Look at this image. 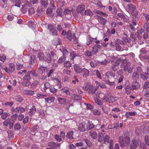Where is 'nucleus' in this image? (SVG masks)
Returning <instances> with one entry per match:
<instances>
[{
  "instance_id": "obj_1",
  "label": "nucleus",
  "mask_w": 149,
  "mask_h": 149,
  "mask_svg": "<svg viewBox=\"0 0 149 149\" xmlns=\"http://www.w3.org/2000/svg\"><path fill=\"white\" fill-rule=\"evenodd\" d=\"M104 82L105 84H108L110 86H112L115 84V75L112 73L110 72H106L105 74Z\"/></svg>"
},
{
  "instance_id": "obj_2",
  "label": "nucleus",
  "mask_w": 149,
  "mask_h": 149,
  "mask_svg": "<svg viewBox=\"0 0 149 149\" xmlns=\"http://www.w3.org/2000/svg\"><path fill=\"white\" fill-rule=\"evenodd\" d=\"M119 140L121 147H123L125 143L129 144L130 142V139L127 136H125L124 138L122 136L120 137L119 138Z\"/></svg>"
},
{
  "instance_id": "obj_3",
  "label": "nucleus",
  "mask_w": 149,
  "mask_h": 149,
  "mask_svg": "<svg viewBox=\"0 0 149 149\" xmlns=\"http://www.w3.org/2000/svg\"><path fill=\"white\" fill-rule=\"evenodd\" d=\"M47 29L48 30L49 33L51 35L54 36L57 35L58 33L54 25L52 24H48Z\"/></svg>"
},
{
  "instance_id": "obj_4",
  "label": "nucleus",
  "mask_w": 149,
  "mask_h": 149,
  "mask_svg": "<svg viewBox=\"0 0 149 149\" xmlns=\"http://www.w3.org/2000/svg\"><path fill=\"white\" fill-rule=\"evenodd\" d=\"M25 111V109L22 107L19 106L15 109L14 107H12L11 111L12 113L15 112L17 113H22L24 112Z\"/></svg>"
},
{
  "instance_id": "obj_5",
  "label": "nucleus",
  "mask_w": 149,
  "mask_h": 149,
  "mask_svg": "<svg viewBox=\"0 0 149 149\" xmlns=\"http://www.w3.org/2000/svg\"><path fill=\"white\" fill-rule=\"evenodd\" d=\"M123 70L125 71H127L129 73H131L133 71V69L131 66V63L130 62H128L124 66Z\"/></svg>"
},
{
  "instance_id": "obj_6",
  "label": "nucleus",
  "mask_w": 149,
  "mask_h": 149,
  "mask_svg": "<svg viewBox=\"0 0 149 149\" xmlns=\"http://www.w3.org/2000/svg\"><path fill=\"white\" fill-rule=\"evenodd\" d=\"M86 8V6L85 5L82 4L79 5L76 9V11L77 12L81 13L83 15L85 11Z\"/></svg>"
},
{
  "instance_id": "obj_7",
  "label": "nucleus",
  "mask_w": 149,
  "mask_h": 149,
  "mask_svg": "<svg viewBox=\"0 0 149 149\" xmlns=\"http://www.w3.org/2000/svg\"><path fill=\"white\" fill-rule=\"evenodd\" d=\"M96 38H91L90 36H87L86 37V45H91V46H92L93 45H92V42L93 41V40L96 39Z\"/></svg>"
},
{
  "instance_id": "obj_8",
  "label": "nucleus",
  "mask_w": 149,
  "mask_h": 149,
  "mask_svg": "<svg viewBox=\"0 0 149 149\" xmlns=\"http://www.w3.org/2000/svg\"><path fill=\"white\" fill-rule=\"evenodd\" d=\"M140 88V84L137 81H135L133 82L131 88V89L133 90H137L139 89Z\"/></svg>"
},
{
  "instance_id": "obj_9",
  "label": "nucleus",
  "mask_w": 149,
  "mask_h": 149,
  "mask_svg": "<svg viewBox=\"0 0 149 149\" xmlns=\"http://www.w3.org/2000/svg\"><path fill=\"white\" fill-rule=\"evenodd\" d=\"M86 123L83 122L79 124L78 129L81 132H84L87 129L86 128Z\"/></svg>"
},
{
  "instance_id": "obj_10",
  "label": "nucleus",
  "mask_w": 149,
  "mask_h": 149,
  "mask_svg": "<svg viewBox=\"0 0 149 149\" xmlns=\"http://www.w3.org/2000/svg\"><path fill=\"white\" fill-rule=\"evenodd\" d=\"M139 145V143L138 141L135 140H133L132 141L130 146V149H136Z\"/></svg>"
},
{
  "instance_id": "obj_11",
  "label": "nucleus",
  "mask_w": 149,
  "mask_h": 149,
  "mask_svg": "<svg viewBox=\"0 0 149 149\" xmlns=\"http://www.w3.org/2000/svg\"><path fill=\"white\" fill-rule=\"evenodd\" d=\"M48 146L52 149H56L60 146V143L51 142L49 143Z\"/></svg>"
},
{
  "instance_id": "obj_12",
  "label": "nucleus",
  "mask_w": 149,
  "mask_h": 149,
  "mask_svg": "<svg viewBox=\"0 0 149 149\" xmlns=\"http://www.w3.org/2000/svg\"><path fill=\"white\" fill-rule=\"evenodd\" d=\"M51 80L53 81L54 82H55L56 84L59 86L58 87L59 88H61V82L60 81V78L59 77H58L57 78H54L52 77Z\"/></svg>"
},
{
  "instance_id": "obj_13",
  "label": "nucleus",
  "mask_w": 149,
  "mask_h": 149,
  "mask_svg": "<svg viewBox=\"0 0 149 149\" xmlns=\"http://www.w3.org/2000/svg\"><path fill=\"white\" fill-rule=\"evenodd\" d=\"M88 90L89 93L93 95L95 93V92L97 90V89L96 88L94 87L93 85H91Z\"/></svg>"
},
{
  "instance_id": "obj_14",
  "label": "nucleus",
  "mask_w": 149,
  "mask_h": 149,
  "mask_svg": "<svg viewBox=\"0 0 149 149\" xmlns=\"http://www.w3.org/2000/svg\"><path fill=\"white\" fill-rule=\"evenodd\" d=\"M11 2L13 3V6L19 7L21 4L20 0H10Z\"/></svg>"
},
{
  "instance_id": "obj_15",
  "label": "nucleus",
  "mask_w": 149,
  "mask_h": 149,
  "mask_svg": "<svg viewBox=\"0 0 149 149\" xmlns=\"http://www.w3.org/2000/svg\"><path fill=\"white\" fill-rule=\"evenodd\" d=\"M81 73H82L84 77H86L88 76L89 74V71L86 68H83L82 69Z\"/></svg>"
},
{
  "instance_id": "obj_16",
  "label": "nucleus",
  "mask_w": 149,
  "mask_h": 149,
  "mask_svg": "<svg viewBox=\"0 0 149 149\" xmlns=\"http://www.w3.org/2000/svg\"><path fill=\"white\" fill-rule=\"evenodd\" d=\"M36 108L35 106L33 105L32 108L30 109L28 113L30 116H32L36 112Z\"/></svg>"
},
{
  "instance_id": "obj_17",
  "label": "nucleus",
  "mask_w": 149,
  "mask_h": 149,
  "mask_svg": "<svg viewBox=\"0 0 149 149\" xmlns=\"http://www.w3.org/2000/svg\"><path fill=\"white\" fill-rule=\"evenodd\" d=\"M86 124V128L87 130H91L94 127V125L91 122L89 121Z\"/></svg>"
},
{
  "instance_id": "obj_18",
  "label": "nucleus",
  "mask_w": 149,
  "mask_h": 149,
  "mask_svg": "<svg viewBox=\"0 0 149 149\" xmlns=\"http://www.w3.org/2000/svg\"><path fill=\"white\" fill-rule=\"evenodd\" d=\"M74 68L75 72L77 74H80L81 73L82 71V69L79 67L77 64L75 65L74 66Z\"/></svg>"
},
{
  "instance_id": "obj_19",
  "label": "nucleus",
  "mask_w": 149,
  "mask_h": 149,
  "mask_svg": "<svg viewBox=\"0 0 149 149\" xmlns=\"http://www.w3.org/2000/svg\"><path fill=\"white\" fill-rule=\"evenodd\" d=\"M97 20L99 23L102 25H105L107 21V20L102 17H99L97 18Z\"/></svg>"
},
{
  "instance_id": "obj_20",
  "label": "nucleus",
  "mask_w": 149,
  "mask_h": 149,
  "mask_svg": "<svg viewBox=\"0 0 149 149\" xmlns=\"http://www.w3.org/2000/svg\"><path fill=\"white\" fill-rule=\"evenodd\" d=\"M52 58L50 56V54L49 53L47 54L45 58V61L48 63L51 62Z\"/></svg>"
},
{
  "instance_id": "obj_21",
  "label": "nucleus",
  "mask_w": 149,
  "mask_h": 149,
  "mask_svg": "<svg viewBox=\"0 0 149 149\" xmlns=\"http://www.w3.org/2000/svg\"><path fill=\"white\" fill-rule=\"evenodd\" d=\"M73 133L74 132L72 131L68 132L66 135V137L69 139H74Z\"/></svg>"
},
{
  "instance_id": "obj_22",
  "label": "nucleus",
  "mask_w": 149,
  "mask_h": 149,
  "mask_svg": "<svg viewBox=\"0 0 149 149\" xmlns=\"http://www.w3.org/2000/svg\"><path fill=\"white\" fill-rule=\"evenodd\" d=\"M45 100L46 102L49 103H51L54 102L55 97L52 96H50L48 98H45Z\"/></svg>"
},
{
  "instance_id": "obj_23",
  "label": "nucleus",
  "mask_w": 149,
  "mask_h": 149,
  "mask_svg": "<svg viewBox=\"0 0 149 149\" xmlns=\"http://www.w3.org/2000/svg\"><path fill=\"white\" fill-rule=\"evenodd\" d=\"M54 71V70L53 69L47 70L46 72L47 77H49L52 76V75L53 74Z\"/></svg>"
},
{
  "instance_id": "obj_24",
  "label": "nucleus",
  "mask_w": 149,
  "mask_h": 149,
  "mask_svg": "<svg viewBox=\"0 0 149 149\" xmlns=\"http://www.w3.org/2000/svg\"><path fill=\"white\" fill-rule=\"evenodd\" d=\"M141 78H142L143 80H147L148 78V74L146 73H141L140 74Z\"/></svg>"
},
{
  "instance_id": "obj_25",
  "label": "nucleus",
  "mask_w": 149,
  "mask_h": 149,
  "mask_svg": "<svg viewBox=\"0 0 149 149\" xmlns=\"http://www.w3.org/2000/svg\"><path fill=\"white\" fill-rule=\"evenodd\" d=\"M83 15H86L90 16H93V13L90 10H85L84 13H83Z\"/></svg>"
},
{
  "instance_id": "obj_26",
  "label": "nucleus",
  "mask_w": 149,
  "mask_h": 149,
  "mask_svg": "<svg viewBox=\"0 0 149 149\" xmlns=\"http://www.w3.org/2000/svg\"><path fill=\"white\" fill-rule=\"evenodd\" d=\"M60 50L62 52L63 55H67L68 54V52L69 51V49L62 48L60 49Z\"/></svg>"
},
{
  "instance_id": "obj_27",
  "label": "nucleus",
  "mask_w": 149,
  "mask_h": 149,
  "mask_svg": "<svg viewBox=\"0 0 149 149\" xmlns=\"http://www.w3.org/2000/svg\"><path fill=\"white\" fill-rule=\"evenodd\" d=\"M138 35H139L138 38L139 39H140L144 33V30L143 29H141L138 31Z\"/></svg>"
},
{
  "instance_id": "obj_28",
  "label": "nucleus",
  "mask_w": 149,
  "mask_h": 149,
  "mask_svg": "<svg viewBox=\"0 0 149 149\" xmlns=\"http://www.w3.org/2000/svg\"><path fill=\"white\" fill-rule=\"evenodd\" d=\"M127 6L128 8L132 11L135 10L136 9L135 6L130 3L127 4Z\"/></svg>"
},
{
  "instance_id": "obj_29",
  "label": "nucleus",
  "mask_w": 149,
  "mask_h": 149,
  "mask_svg": "<svg viewBox=\"0 0 149 149\" xmlns=\"http://www.w3.org/2000/svg\"><path fill=\"white\" fill-rule=\"evenodd\" d=\"M31 83L30 81V80H24L22 82V85L23 86H27L30 84H31Z\"/></svg>"
},
{
  "instance_id": "obj_30",
  "label": "nucleus",
  "mask_w": 149,
  "mask_h": 149,
  "mask_svg": "<svg viewBox=\"0 0 149 149\" xmlns=\"http://www.w3.org/2000/svg\"><path fill=\"white\" fill-rule=\"evenodd\" d=\"M36 57L35 55H32L30 59V64L33 65V63H35L36 61Z\"/></svg>"
},
{
  "instance_id": "obj_31",
  "label": "nucleus",
  "mask_w": 149,
  "mask_h": 149,
  "mask_svg": "<svg viewBox=\"0 0 149 149\" xmlns=\"http://www.w3.org/2000/svg\"><path fill=\"white\" fill-rule=\"evenodd\" d=\"M64 66L67 68H69L72 66V64L69 61H65L64 63Z\"/></svg>"
},
{
  "instance_id": "obj_32",
  "label": "nucleus",
  "mask_w": 149,
  "mask_h": 149,
  "mask_svg": "<svg viewBox=\"0 0 149 149\" xmlns=\"http://www.w3.org/2000/svg\"><path fill=\"white\" fill-rule=\"evenodd\" d=\"M72 98L75 100H80L81 99V96L80 95L73 94L71 95Z\"/></svg>"
},
{
  "instance_id": "obj_33",
  "label": "nucleus",
  "mask_w": 149,
  "mask_h": 149,
  "mask_svg": "<svg viewBox=\"0 0 149 149\" xmlns=\"http://www.w3.org/2000/svg\"><path fill=\"white\" fill-rule=\"evenodd\" d=\"M10 114L6 112H3L1 115V118L3 120H5L8 116H10Z\"/></svg>"
},
{
  "instance_id": "obj_34",
  "label": "nucleus",
  "mask_w": 149,
  "mask_h": 149,
  "mask_svg": "<svg viewBox=\"0 0 149 149\" xmlns=\"http://www.w3.org/2000/svg\"><path fill=\"white\" fill-rule=\"evenodd\" d=\"M139 74L137 72H134L132 75V78L133 79H139Z\"/></svg>"
},
{
  "instance_id": "obj_35",
  "label": "nucleus",
  "mask_w": 149,
  "mask_h": 149,
  "mask_svg": "<svg viewBox=\"0 0 149 149\" xmlns=\"http://www.w3.org/2000/svg\"><path fill=\"white\" fill-rule=\"evenodd\" d=\"M66 34L67 38L70 41L72 40L73 34H71V31L70 30L68 31Z\"/></svg>"
},
{
  "instance_id": "obj_36",
  "label": "nucleus",
  "mask_w": 149,
  "mask_h": 149,
  "mask_svg": "<svg viewBox=\"0 0 149 149\" xmlns=\"http://www.w3.org/2000/svg\"><path fill=\"white\" fill-rule=\"evenodd\" d=\"M23 79L24 80H30L31 79V78L30 76V74H29V71L23 77Z\"/></svg>"
},
{
  "instance_id": "obj_37",
  "label": "nucleus",
  "mask_w": 149,
  "mask_h": 149,
  "mask_svg": "<svg viewBox=\"0 0 149 149\" xmlns=\"http://www.w3.org/2000/svg\"><path fill=\"white\" fill-rule=\"evenodd\" d=\"M40 3L45 8H46L48 4L47 0H41Z\"/></svg>"
},
{
  "instance_id": "obj_38",
  "label": "nucleus",
  "mask_w": 149,
  "mask_h": 149,
  "mask_svg": "<svg viewBox=\"0 0 149 149\" xmlns=\"http://www.w3.org/2000/svg\"><path fill=\"white\" fill-rule=\"evenodd\" d=\"M57 100L60 104H62L65 103L66 99L63 98L58 97L57 98Z\"/></svg>"
},
{
  "instance_id": "obj_39",
  "label": "nucleus",
  "mask_w": 149,
  "mask_h": 149,
  "mask_svg": "<svg viewBox=\"0 0 149 149\" xmlns=\"http://www.w3.org/2000/svg\"><path fill=\"white\" fill-rule=\"evenodd\" d=\"M46 68L45 67H43L40 66V67L38 69V72L40 74H42L43 72H45Z\"/></svg>"
},
{
  "instance_id": "obj_40",
  "label": "nucleus",
  "mask_w": 149,
  "mask_h": 149,
  "mask_svg": "<svg viewBox=\"0 0 149 149\" xmlns=\"http://www.w3.org/2000/svg\"><path fill=\"white\" fill-rule=\"evenodd\" d=\"M72 39V42L74 44H77L78 43L77 38L75 37V35L74 33H73Z\"/></svg>"
},
{
  "instance_id": "obj_41",
  "label": "nucleus",
  "mask_w": 149,
  "mask_h": 149,
  "mask_svg": "<svg viewBox=\"0 0 149 149\" xmlns=\"http://www.w3.org/2000/svg\"><path fill=\"white\" fill-rule=\"evenodd\" d=\"M104 135L101 133H100L98 135V141L100 142H101L104 141Z\"/></svg>"
},
{
  "instance_id": "obj_42",
  "label": "nucleus",
  "mask_w": 149,
  "mask_h": 149,
  "mask_svg": "<svg viewBox=\"0 0 149 149\" xmlns=\"http://www.w3.org/2000/svg\"><path fill=\"white\" fill-rule=\"evenodd\" d=\"M90 86V85L88 83L86 82L84 84L83 88L84 90L87 91L89 89Z\"/></svg>"
},
{
  "instance_id": "obj_43",
  "label": "nucleus",
  "mask_w": 149,
  "mask_h": 149,
  "mask_svg": "<svg viewBox=\"0 0 149 149\" xmlns=\"http://www.w3.org/2000/svg\"><path fill=\"white\" fill-rule=\"evenodd\" d=\"M50 84L49 82H45L44 85L43 90L45 91L47 89L50 87Z\"/></svg>"
},
{
  "instance_id": "obj_44",
  "label": "nucleus",
  "mask_w": 149,
  "mask_h": 149,
  "mask_svg": "<svg viewBox=\"0 0 149 149\" xmlns=\"http://www.w3.org/2000/svg\"><path fill=\"white\" fill-rule=\"evenodd\" d=\"M39 83V82L37 80H35L31 84V87L33 88L36 87V86Z\"/></svg>"
},
{
  "instance_id": "obj_45",
  "label": "nucleus",
  "mask_w": 149,
  "mask_h": 149,
  "mask_svg": "<svg viewBox=\"0 0 149 149\" xmlns=\"http://www.w3.org/2000/svg\"><path fill=\"white\" fill-rule=\"evenodd\" d=\"M78 56V55L74 53V52H72L70 53V58L71 59H73L74 58Z\"/></svg>"
},
{
  "instance_id": "obj_46",
  "label": "nucleus",
  "mask_w": 149,
  "mask_h": 149,
  "mask_svg": "<svg viewBox=\"0 0 149 149\" xmlns=\"http://www.w3.org/2000/svg\"><path fill=\"white\" fill-rule=\"evenodd\" d=\"M15 65L13 63H11L9 64V68L10 72H14L15 70Z\"/></svg>"
},
{
  "instance_id": "obj_47",
  "label": "nucleus",
  "mask_w": 149,
  "mask_h": 149,
  "mask_svg": "<svg viewBox=\"0 0 149 149\" xmlns=\"http://www.w3.org/2000/svg\"><path fill=\"white\" fill-rule=\"evenodd\" d=\"M109 136L108 135H106L104 138V143L105 144H108L109 141Z\"/></svg>"
},
{
  "instance_id": "obj_48",
  "label": "nucleus",
  "mask_w": 149,
  "mask_h": 149,
  "mask_svg": "<svg viewBox=\"0 0 149 149\" xmlns=\"http://www.w3.org/2000/svg\"><path fill=\"white\" fill-rule=\"evenodd\" d=\"M136 113L135 112H127L126 113V115L127 118L129 117V116H134L136 115Z\"/></svg>"
},
{
  "instance_id": "obj_49",
  "label": "nucleus",
  "mask_w": 149,
  "mask_h": 149,
  "mask_svg": "<svg viewBox=\"0 0 149 149\" xmlns=\"http://www.w3.org/2000/svg\"><path fill=\"white\" fill-rule=\"evenodd\" d=\"M90 136L91 138L93 139H95L97 137V133L95 132H93L92 133L91 132Z\"/></svg>"
},
{
  "instance_id": "obj_50",
  "label": "nucleus",
  "mask_w": 149,
  "mask_h": 149,
  "mask_svg": "<svg viewBox=\"0 0 149 149\" xmlns=\"http://www.w3.org/2000/svg\"><path fill=\"white\" fill-rule=\"evenodd\" d=\"M113 46H115L116 47V50L118 51H121L122 47L119 45L117 43H115V45H113Z\"/></svg>"
},
{
  "instance_id": "obj_51",
  "label": "nucleus",
  "mask_w": 149,
  "mask_h": 149,
  "mask_svg": "<svg viewBox=\"0 0 149 149\" xmlns=\"http://www.w3.org/2000/svg\"><path fill=\"white\" fill-rule=\"evenodd\" d=\"M75 145L77 147L82 146L83 147V148H81V149H85L86 148V146H84V144L81 142L76 143Z\"/></svg>"
},
{
  "instance_id": "obj_52",
  "label": "nucleus",
  "mask_w": 149,
  "mask_h": 149,
  "mask_svg": "<svg viewBox=\"0 0 149 149\" xmlns=\"http://www.w3.org/2000/svg\"><path fill=\"white\" fill-rule=\"evenodd\" d=\"M143 89H146L149 88V82L148 81H146L145 82L143 85Z\"/></svg>"
},
{
  "instance_id": "obj_53",
  "label": "nucleus",
  "mask_w": 149,
  "mask_h": 149,
  "mask_svg": "<svg viewBox=\"0 0 149 149\" xmlns=\"http://www.w3.org/2000/svg\"><path fill=\"white\" fill-rule=\"evenodd\" d=\"M6 58V56L3 54L0 55V61L2 62H4Z\"/></svg>"
},
{
  "instance_id": "obj_54",
  "label": "nucleus",
  "mask_w": 149,
  "mask_h": 149,
  "mask_svg": "<svg viewBox=\"0 0 149 149\" xmlns=\"http://www.w3.org/2000/svg\"><path fill=\"white\" fill-rule=\"evenodd\" d=\"M56 13L58 16H61L62 15V10L61 8H58Z\"/></svg>"
},
{
  "instance_id": "obj_55",
  "label": "nucleus",
  "mask_w": 149,
  "mask_h": 149,
  "mask_svg": "<svg viewBox=\"0 0 149 149\" xmlns=\"http://www.w3.org/2000/svg\"><path fill=\"white\" fill-rule=\"evenodd\" d=\"M144 95L145 97L149 98V89H147L144 91Z\"/></svg>"
},
{
  "instance_id": "obj_56",
  "label": "nucleus",
  "mask_w": 149,
  "mask_h": 149,
  "mask_svg": "<svg viewBox=\"0 0 149 149\" xmlns=\"http://www.w3.org/2000/svg\"><path fill=\"white\" fill-rule=\"evenodd\" d=\"M21 126L19 123H16L14 126L15 129L16 130H18L21 128Z\"/></svg>"
},
{
  "instance_id": "obj_57",
  "label": "nucleus",
  "mask_w": 149,
  "mask_h": 149,
  "mask_svg": "<svg viewBox=\"0 0 149 149\" xmlns=\"http://www.w3.org/2000/svg\"><path fill=\"white\" fill-rule=\"evenodd\" d=\"M11 121V120L10 118H8L3 123L4 125L7 126Z\"/></svg>"
},
{
  "instance_id": "obj_58",
  "label": "nucleus",
  "mask_w": 149,
  "mask_h": 149,
  "mask_svg": "<svg viewBox=\"0 0 149 149\" xmlns=\"http://www.w3.org/2000/svg\"><path fill=\"white\" fill-rule=\"evenodd\" d=\"M144 141L146 144L148 146H149V138L147 135H146L144 137Z\"/></svg>"
},
{
  "instance_id": "obj_59",
  "label": "nucleus",
  "mask_w": 149,
  "mask_h": 149,
  "mask_svg": "<svg viewBox=\"0 0 149 149\" xmlns=\"http://www.w3.org/2000/svg\"><path fill=\"white\" fill-rule=\"evenodd\" d=\"M116 97H113L112 96H110L109 97V102L113 103L115 101H116Z\"/></svg>"
},
{
  "instance_id": "obj_60",
  "label": "nucleus",
  "mask_w": 149,
  "mask_h": 149,
  "mask_svg": "<svg viewBox=\"0 0 149 149\" xmlns=\"http://www.w3.org/2000/svg\"><path fill=\"white\" fill-rule=\"evenodd\" d=\"M94 100L95 102L97 104L99 105H102V103L101 101L97 98H95Z\"/></svg>"
},
{
  "instance_id": "obj_61",
  "label": "nucleus",
  "mask_w": 149,
  "mask_h": 149,
  "mask_svg": "<svg viewBox=\"0 0 149 149\" xmlns=\"http://www.w3.org/2000/svg\"><path fill=\"white\" fill-rule=\"evenodd\" d=\"M123 60V59H122L121 58H119L117 59L115 63L116 66H117L121 63L122 62Z\"/></svg>"
},
{
  "instance_id": "obj_62",
  "label": "nucleus",
  "mask_w": 149,
  "mask_h": 149,
  "mask_svg": "<svg viewBox=\"0 0 149 149\" xmlns=\"http://www.w3.org/2000/svg\"><path fill=\"white\" fill-rule=\"evenodd\" d=\"M29 72L30 74H31L34 77H37L38 76L37 73L35 70H33L30 71H29Z\"/></svg>"
},
{
  "instance_id": "obj_63",
  "label": "nucleus",
  "mask_w": 149,
  "mask_h": 149,
  "mask_svg": "<svg viewBox=\"0 0 149 149\" xmlns=\"http://www.w3.org/2000/svg\"><path fill=\"white\" fill-rule=\"evenodd\" d=\"M66 57L64 56L60 57L58 61V63H63L65 60Z\"/></svg>"
},
{
  "instance_id": "obj_64",
  "label": "nucleus",
  "mask_w": 149,
  "mask_h": 149,
  "mask_svg": "<svg viewBox=\"0 0 149 149\" xmlns=\"http://www.w3.org/2000/svg\"><path fill=\"white\" fill-rule=\"evenodd\" d=\"M144 28L146 29L147 31H149V23L147 22L144 24Z\"/></svg>"
}]
</instances>
